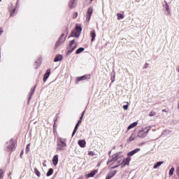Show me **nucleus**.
Segmentation results:
<instances>
[{
    "mask_svg": "<svg viewBox=\"0 0 179 179\" xmlns=\"http://www.w3.org/2000/svg\"><path fill=\"white\" fill-rule=\"evenodd\" d=\"M97 171L95 170V171H92L91 173H89L87 176H86V178H91V177H94V175L96 173H97Z\"/></svg>",
    "mask_w": 179,
    "mask_h": 179,
    "instance_id": "20",
    "label": "nucleus"
},
{
    "mask_svg": "<svg viewBox=\"0 0 179 179\" xmlns=\"http://www.w3.org/2000/svg\"><path fill=\"white\" fill-rule=\"evenodd\" d=\"M0 1H2V0H0Z\"/></svg>",
    "mask_w": 179,
    "mask_h": 179,
    "instance_id": "47",
    "label": "nucleus"
},
{
    "mask_svg": "<svg viewBox=\"0 0 179 179\" xmlns=\"http://www.w3.org/2000/svg\"><path fill=\"white\" fill-rule=\"evenodd\" d=\"M15 11H16L15 8L13 9V10L10 12V16H13V14H14V13H15Z\"/></svg>",
    "mask_w": 179,
    "mask_h": 179,
    "instance_id": "35",
    "label": "nucleus"
},
{
    "mask_svg": "<svg viewBox=\"0 0 179 179\" xmlns=\"http://www.w3.org/2000/svg\"><path fill=\"white\" fill-rule=\"evenodd\" d=\"M162 113H167V110H162Z\"/></svg>",
    "mask_w": 179,
    "mask_h": 179,
    "instance_id": "43",
    "label": "nucleus"
},
{
    "mask_svg": "<svg viewBox=\"0 0 179 179\" xmlns=\"http://www.w3.org/2000/svg\"><path fill=\"white\" fill-rule=\"evenodd\" d=\"M67 36H65L64 34H62L59 38L57 40V42L56 43L55 45V49H57L59 48V46L62 44H63L66 39Z\"/></svg>",
    "mask_w": 179,
    "mask_h": 179,
    "instance_id": "5",
    "label": "nucleus"
},
{
    "mask_svg": "<svg viewBox=\"0 0 179 179\" xmlns=\"http://www.w3.org/2000/svg\"><path fill=\"white\" fill-rule=\"evenodd\" d=\"M93 1V0H90V2H92Z\"/></svg>",
    "mask_w": 179,
    "mask_h": 179,
    "instance_id": "45",
    "label": "nucleus"
},
{
    "mask_svg": "<svg viewBox=\"0 0 179 179\" xmlns=\"http://www.w3.org/2000/svg\"><path fill=\"white\" fill-rule=\"evenodd\" d=\"M3 170L2 169H0V179H2V178L3 177Z\"/></svg>",
    "mask_w": 179,
    "mask_h": 179,
    "instance_id": "33",
    "label": "nucleus"
},
{
    "mask_svg": "<svg viewBox=\"0 0 179 179\" xmlns=\"http://www.w3.org/2000/svg\"><path fill=\"white\" fill-rule=\"evenodd\" d=\"M76 0H71L69 2V7L70 8H74L76 6Z\"/></svg>",
    "mask_w": 179,
    "mask_h": 179,
    "instance_id": "19",
    "label": "nucleus"
},
{
    "mask_svg": "<svg viewBox=\"0 0 179 179\" xmlns=\"http://www.w3.org/2000/svg\"><path fill=\"white\" fill-rule=\"evenodd\" d=\"M90 78H91L90 74H87V76L78 77V78H77L76 83H78V82H80V80H85L90 79Z\"/></svg>",
    "mask_w": 179,
    "mask_h": 179,
    "instance_id": "10",
    "label": "nucleus"
},
{
    "mask_svg": "<svg viewBox=\"0 0 179 179\" xmlns=\"http://www.w3.org/2000/svg\"><path fill=\"white\" fill-rule=\"evenodd\" d=\"M62 59H63L62 55H57L54 61H55V62H62Z\"/></svg>",
    "mask_w": 179,
    "mask_h": 179,
    "instance_id": "18",
    "label": "nucleus"
},
{
    "mask_svg": "<svg viewBox=\"0 0 179 179\" xmlns=\"http://www.w3.org/2000/svg\"><path fill=\"white\" fill-rule=\"evenodd\" d=\"M166 11L170 13V7L168 5L167 2H166V7H165Z\"/></svg>",
    "mask_w": 179,
    "mask_h": 179,
    "instance_id": "32",
    "label": "nucleus"
},
{
    "mask_svg": "<svg viewBox=\"0 0 179 179\" xmlns=\"http://www.w3.org/2000/svg\"><path fill=\"white\" fill-rule=\"evenodd\" d=\"M57 151H62L64 150V148L67 146L66 139L63 138H57Z\"/></svg>",
    "mask_w": 179,
    "mask_h": 179,
    "instance_id": "1",
    "label": "nucleus"
},
{
    "mask_svg": "<svg viewBox=\"0 0 179 179\" xmlns=\"http://www.w3.org/2000/svg\"><path fill=\"white\" fill-rule=\"evenodd\" d=\"M151 129V126H146L145 128L142 129V130L140 131V134H143V135H147L149 131Z\"/></svg>",
    "mask_w": 179,
    "mask_h": 179,
    "instance_id": "11",
    "label": "nucleus"
},
{
    "mask_svg": "<svg viewBox=\"0 0 179 179\" xmlns=\"http://www.w3.org/2000/svg\"><path fill=\"white\" fill-rule=\"evenodd\" d=\"M34 172H35V174H36V176H38V177H40L41 173H40V171H38V169H37V168H35V169H34Z\"/></svg>",
    "mask_w": 179,
    "mask_h": 179,
    "instance_id": "28",
    "label": "nucleus"
},
{
    "mask_svg": "<svg viewBox=\"0 0 179 179\" xmlns=\"http://www.w3.org/2000/svg\"><path fill=\"white\" fill-rule=\"evenodd\" d=\"M58 162H59V155H56L52 158V164L55 165V166H56V165L58 164Z\"/></svg>",
    "mask_w": 179,
    "mask_h": 179,
    "instance_id": "16",
    "label": "nucleus"
},
{
    "mask_svg": "<svg viewBox=\"0 0 179 179\" xmlns=\"http://www.w3.org/2000/svg\"><path fill=\"white\" fill-rule=\"evenodd\" d=\"M3 32L2 29H0V36L2 34V33Z\"/></svg>",
    "mask_w": 179,
    "mask_h": 179,
    "instance_id": "42",
    "label": "nucleus"
},
{
    "mask_svg": "<svg viewBox=\"0 0 179 179\" xmlns=\"http://www.w3.org/2000/svg\"><path fill=\"white\" fill-rule=\"evenodd\" d=\"M88 155H89V156H94V152H92V151H90L89 152H88Z\"/></svg>",
    "mask_w": 179,
    "mask_h": 179,
    "instance_id": "37",
    "label": "nucleus"
},
{
    "mask_svg": "<svg viewBox=\"0 0 179 179\" xmlns=\"http://www.w3.org/2000/svg\"><path fill=\"white\" fill-rule=\"evenodd\" d=\"M53 173H54V169H49V171L47 172L46 176L47 177H50V176L52 175Z\"/></svg>",
    "mask_w": 179,
    "mask_h": 179,
    "instance_id": "25",
    "label": "nucleus"
},
{
    "mask_svg": "<svg viewBox=\"0 0 179 179\" xmlns=\"http://www.w3.org/2000/svg\"><path fill=\"white\" fill-rule=\"evenodd\" d=\"M34 92H35V88H34L33 92L31 94V96L34 95Z\"/></svg>",
    "mask_w": 179,
    "mask_h": 179,
    "instance_id": "40",
    "label": "nucleus"
},
{
    "mask_svg": "<svg viewBox=\"0 0 179 179\" xmlns=\"http://www.w3.org/2000/svg\"><path fill=\"white\" fill-rule=\"evenodd\" d=\"M83 115H84V112L82 113L81 117H80V119L78 122V123L80 124L82 123V120L83 119Z\"/></svg>",
    "mask_w": 179,
    "mask_h": 179,
    "instance_id": "31",
    "label": "nucleus"
},
{
    "mask_svg": "<svg viewBox=\"0 0 179 179\" xmlns=\"http://www.w3.org/2000/svg\"><path fill=\"white\" fill-rule=\"evenodd\" d=\"M80 126V124L78 123H78L76 124V127H75V128H74V130L73 131V134H72V136H74V135H75V134L77 132V131H78V127Z\"/></svg>",
    "mask_w": 179,
    "mask_h": 179,
    "instance_id": "23",
    "label": "nucleus"
},
{
    "mask_svg": "<svg viewBox=\"0 0 179 179\" xmlns=\"http://www.w3.org/2000/svg\"><path fill=\"white\" fill-rule=\"evenodd\" d=\"M138 124L137 122H134V123L131 124L129 126L127 127V130L132 129V128H134L136 127Z\"/></svg>",
    "mask_w": 179,
    "mask_h": 179,
    "instance_id": "21",
    "label": "nucleus"
},
{
    "mask_svg": "<svg viewBox=\"0 0 179 179\" xmlns=\"http://www.w3.org/2000/svg\"><path fill=\"white\" fill-rule=\"evenodd\" d=\"M175 168H171L169 171V175L173 176L174 174Z\"/></svg>",
    "mask_w": 179,
    "mask_h": 179,
    "instance_id": "29",
    "label": "nucleus"
},
{
    "mask_svg": "<svg viewBox=\"0 0 179 179\" xmlns=\"http://www.w3.org/2000/svg\"><path fill=\"white\" fill-rule=\"evenodd\" d=\"M8 144H9V145H8V147H7L6 151H8V152L13 151V150H15V145L14 142L13 141H10L8 142Z\"/></svg>",
    "mask_w": 179,
    "mask_h": 179,
    "instance_id": "8",
    "label": "nucleus"
},
{
    "mask_svg": "<svg viewBox=\"0 0 179 179\" xmlns=\"http://www.w3.org/2000/svg\"><path fill=\"white\" fill-rule=\"evenodd\" d=\"M131 159V158L129 157V156L125 159L124 157L123 162H122V167H124L127 166V165H129Z\"/></svg>",
    "mask_w": 179,
    "mask_h": 179,
    "instance_id": "9",
    "label": "nucleus"
},
{
    "mask_svg": "<svg viewBox=\"0 0 179 179\" xmlns=\"http://www.w3.org/2000/svg\"><path fill=\"white\" fill-rule=\"evenodd\" d=\"M90 37L92 38L91 41L94 42L96 37V30L93 29L92 31H91L90 32Z\"/></svg>",
    "mask_w": 179,
    "mask_h": 179,
    "instance_id": "14",
    "label": "nucleus"
},
{
    "mask_svg": "<svg viewBox=\"0 0 179 179\" xmlns=\"http://www.w3.org/2000/svg\"><path fill=\"white\" fill-rule=\"evenodd\" d=\"M123 108L124 109V110H128V108H129V105H124V106H123Z\"/></svg>",
    "mask_w": 179,
    "mask_h": 179,
    "instance_id": "36",
    "label": "nucleus"
},
{
    "mask_svg": "<svg viewBox=\"0 0 179 179\" xmlns=\"http://www.w3.org/2000/svg\"><path fill=\"white\" fill-rule=\"evenodd\" d=\"M149 116H150V117L156 116V112L152 110L151 112H150Z\"/></svg>",
    "mask_w": 179,
    "mask_h": 179,
    "instance_id": "30",
    "label": "nucleus"
},
{
    "mask_svg": "<svg viewBox=\"0 0 179 179\" xmlns=\"http://www.w3.org/2000/svg\"><path fill=\"white\" fill-rule=\"evenodd\" d=\"M108 164L111 169H115L119 166L118 161L117 159V155L115 154L113 155L110 158L108 159Z\"/></svg>",
    "mask_w": 179,
    "mask_h": 179,
    "instance_id": "2",
    "label": "nucleus"
},
{
    "mask_svg": "<svg viewBox=\"0 0 179 179\" xmlns=\"http://www.w3.org/2000/svg\"><path fill=\"white\" fill-rule=\"evenodd\" d=\"M85 51V48H78V49L76 51V55H80V53Z\"/></svg>",
    "mask_w": 179,
    "mask_h": 179,
    "instance_id": "22",
    "label": "nucleus"
},
{
    "mask_svg": "<svg viewBox=\"0 0 179 179\" xmlns=\"http://www.w3.org/2000/svg\"><path fill=\"white\" fill-rule=\"evenodd\" d=\"M83 28L79 24H76V29L72 30L71 34V37L78 38L80 36V33L82 32Z\"/></svg>",
    "mask_w": 179,
    "mask_h": 179,
    "instance_id": "3",
    "label": "nucleus"
},
{
    "mask_svg": "<svg viewBox=\"0 0 179 179\" xmlns=\"http://www.w3.org/2000/svg\"><path fill=\"white\" fill-rule=\"evenodd\" d=\"M30 146H31V144H27V148H26L27 153H29V152L30 151Z\"/></svg>",
    "mask_w": 179,
    "mask_h": 179,
    "instance_id": "34",
    "label": "nucleus"
},
{
    "mask_svg": "<svg viewBox=\"0 0 179 179\" xmlns=\"http://www.w3.org/2000/svg\"><path fill=\"white\" fill-rule=\"evenodd\" d=\"M73 45H74L73 46ZM77 44H75V40H71L70 41V43L69 44L68 48L69 49L68 50L67 55H70L71 53L75 51V50L77 48Z\"/></svg>",
    "mask_w": 179,
    "mask_h": 179,
    "instance_id": "4",
    "label": "nucleus"
},
{
    "mask_svg": "<svg viewBox=\"0 0 179 179\" xmlns=\"http://www.w3.org/2000/svg\"><path fill=\"white\" fill-rule=\"evenodd\" d=\"M51 74V69H47L45 73L43 76V82L45 83L46 80L48 79V77Z\"/></svg>",
    "mask_w": 179,
    "mask_h": 179,
    "instance_id": "12",
    "label": "nucleus"
},
{
    "mask_svg": "<svg viewBox=\"0 0 179 179\" xmlns=\"http://www.w3.org/2000/svg\"><path fill=\"white\" fill-rule=\"evenodd\" d=\"M93 10H94V9H93L92 6L89 7V8L87 9V17H86L87 22H89L90 20Z\"/></svg>",
    "mask_w": 179,
    "mask_h": 179,
    "instance_id": "6",
    "label": "nucleus"
},
{
    "mask_svg": "<svg viewBox=\"0 0 179 179\" xmlns=\"http://www.w3.org/2000/svg\"><path fill=\"white\" fill-rule=\"evenodd\" d=\"M78 16V13L76 12L75 14L73 15V18H76Z\"/></svg>",
    "mask_w": 179,
    "mask_h": 179,
    "instance_id": "38",
    "label": "nucleus"
},
{
    "mask_svg": "<svg viewBox=\"0 0 179 179\" xmlns=\"http://www.w3.org/2000/svg\"><path fill=\"white\" fill-rule=\"evenodd\" d=\"M117 20H121V19H124V15H122V13H117Z\"/></svg>",
    "mask_w": 179,
    "mask_h": 179,
    "instance_id": "27",
    "label": "nucleus"
},
{
    "mask_svg": "<svg viewBox=\"0 0 179 179\" xmlns=\"http://www.w3.org/2000/svg\"><path fill=\"white\" fill-rule=\"evenodd\" d=\"M117 173V171H110L107 173V176L106 177V179H111L115 176Z\"/></svg>",
    "mask_w": 179,
    "mask_h": 179,
    "instance_id": "13",
    "label": "nucleus"
},
{
    "mask_svg": "<svg viewBox=\"0 0 179 179\" xmlns=\"http://www.w3.org/2000/svg\"><path fill=\"white\" fill-rule=\"evenodd\" d=\"M178 109H179V102H178Z\"/></svg>",
    "mask_w": 179,
    "mask_h": 179,
    "instance_id": "46",
    "label": "nucleus"
},
{
    "mask_svg": "<svg viewBox=\"0 0 179 179\" xmlns=\"http://www.w3.org/2000/svg\"><path fill=\"white\" fill-rule=\"evenodd\" d=\"M176 172H177V174L178 175V178H179V166H178V168Z\"/></svg>",
    "mask_w": 179,
    "mask_h": 179,
    "instance_id": "41",
    "label": "nucleus"
},
{
    "mask_svg": "<svg viewBox=\"0 0 179 179\" xmlns=\"http://www.w3.org/2000/svg\"><path fill=\"white\" fill-rule=\"evenodd\" d=\"M177 71L179 73V66L177 68Z\"/></svg>",
    "mask_w": 179,
    "mask_h": 179,
    "instance_id": "44",
    "label": "nucleus"
},
{
    "mask_svg": "<svg viewBox=\"0 0 179 179\" xmlns=\"http://www.w3.org/2000/svg\"><path fill=\"white\" fill-rule=\"evenodd\" d=\"M135 138H136V135H135L134 134H132L130 136V138H129V139H127V142H128V143H131V141L135 140Z\"/></svg>",
    "mask_w": 179,
    "mask_h": 179,
    "instance_id": "24",
    "label": "nucleus"
},
{
    "mask_svg": "<svg viewBox=\"0 0 179 179\" xmlns=\"http://www.w3.org/2000/svg\"><path fill=\"white\" fill-rule=\"evenodd\" d=\"M78 145L80 148H85L86 147V142L84 139H81V140L78 141Z\"/></svg>",
    "mask_w": 179,
    "mask_h": 179,
    "instance_id": "17",
    "label": "nucleus"
},
{
    "mask_svg": "<svg viewBox=\"0 0 179 179\" xmlns=\"http://www.w3.org/2000/svg\"><path fill=\"white\" fill-rule=\"evenodd\" d=\"M164 164V162H158L156 164L154 165V169H157L161 166L162 164Z\"/></svg>",
    "mask_w": 179,
    "mask_h": 179,
    "instance_id": "26",
    "label": "nucleus"
},
{
    "mask_svg": "<svg viewBox=\"0 0 179 179\" xmlns=\"http://www.w3.org/2000/svg\"><path fill=\"white\" fill-rule=\"evenodd\" d=\"M140 150H141L140 148L134 149V150L128 152L127 156H128L129 157H132V156H134L135 154H136L137 152H139Z\"/></svg>",
    "mask_w": 179,
    "mask_h": 179,
    "instance_id": "15",
    "label": "nucleus"
},
{
    "mask_svg": "<svg viewBox=\"0 0 179 179\" xmlns=\"http://www.w3.org/2000/svg\"><path fill=\"white\" fill-rule=\"evenodd\" d=\"M24 150H22V151L20 152V158L22 157V155H24Z\"/></svg>",
    "mask_w": 179,
    "mask_h": 179,
    "instance_id": "39",
    "label": "nucleus"
},
{
    "mask_svg": "<svg viewBox=\"0 0 179 179\" xmlns=\"http://www.w3.org/2000/svg\"><path fill=\"white\" fill-rule=\"evenodd\" d=\"M115 156H116V158L117 160V164H118L119 166H120V165H122V163L124 161V155H121L118 154V152H116Z\"/></svg>",
    "mask_w": 179,
    "mask_h": 179,
    "instance_id": "7",
    "label": "nucleus"
}]
</instances>
